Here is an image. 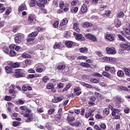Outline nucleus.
<instances>
[{
    "mask_svg": "<svg viewBox=\"0 0 130 130\" xmlns=\"http://www.w3.org/2000/svg\"><path fill=\"white\" fill-rule=\"evenodd\" d=\"M8 65L10 66H6L5 70L7 74H12L13 73V69H16V68H20L21 63L19 62H13L9 61L8 62Z\"/></svg>",
    "mask_w": 130,
    "mask_h": 130,
    "instance_id": "f257e3e1",
    "label": "nucleus"
},
{
    "mask_svg": "<svg viewBox=\"0 0 130 130\" xmlns=\"http://www.w3.org/2000/svg\"><path fill=\"white\" fill-rule=\"evenodd\" d=\"M36 18V15L34 14H30L27 18V25H34L35 24H36V22H38Z\"/></svg>",
    "mask_w": 130,
    "mask_h": 130,
    "instance_id": "f03ea898",
    "label": "nucleus"
},
{
    "mask_svg": "<svg viewBox=\"0 0 130 130\" xmlns=\"http://www.w3.org/2000/svg\"><path fill=\"white\" fill-rule=\"evenodd\" d=\"M14 77L17 78H24L25 73H24L22 70L20 69H17L15 70V72L14 74Z\"/></svg>",
    "mask_w": 130,
    "mask_h": 130,
    "instance_id": "7ed1b4c3",
    "label": "nucleus"
},
{
    "mask_svg": "<svg viewBox=\"0 0 130 130\" xmlns=\"http://www.w3.org/2000/svg\"><path fill=\"white\" fill-rule=\"evenodd\" d=\"M120 47L124 50H130V43L128 42L120 45Z\"/></svg>",
    "mask_w": 130,
    "mask_h": 130,
    "instance_id": "20e7f679",
    "label": "nucleus"
},
{
    "mask_svg": "<svg viewBox=\"0 0 130 130\" xmlns=\"http://www.w3.org/2000/svg\"><path fill=\"white\" fill-rule=\"evenodd\" d=\"M106 50L108 54H115L116 53V50L114 47H107Z\"/></svg>",
    "mask_w": 130,
    "mask_h": 130,
    "instance_id": "39448f33",
    "label": "nucleus"
},
{
    "mask_svg": "<svg viewBox=\"0 0 130 130\" xmlns=\"http://www.w3.org/2000/svg\"><path fill=\"white\" fill-rule=\"evenodd\" d=\"M63 47H64V46L62 43L55 42L53 47V49H62Z\"/></svg>",
    "mask_w": 130,
    "mask_h": 130,
    "instance_id": "423d86ee",
    "label": "nucleus"
},
{
    "mask_svg": "<svg viewBox=\"0 0 130 130\" xmlns=\"http://www.w3.org/2000/svg\"><path fill=\"white\" fill-rule=\"evenodd\" d=\"M106 72H110L113 75L115 74V68L114 67H110V66H106L105 67Z\"/></svg>",
    "mask_w": 130,
    "mask_h": 130,
    "instance_id": "0eeeda50",
    "label": "nucleus"
},
{
    "mask_svg": "<svg viewBox=\"0 0 130 130\" xmlns=\"http://www.w3.org/2000/svg\"><path fill=\"white\" fill-rule=\"evenodd\" d=\"M43 67H44L43 64L39 63L37 64L36 67V71L37 73H42V72H43Z\"/></svg>",
    "mask_w": 130,
    "mask_h": 130,
    "instance_id": "6e6552de",
    "label": "nucleus"
},
{
    "mask_svg": "<svg viewBox=\"0 0 130 130\" xmlns=\"http://www.w3.org/2000/svg\"><path fill=\"white\" fill-rule=\"evenodd\" d=\"M81 14H86L88 13V6L85 4H83L80 9Z\"/></svg>",
    "mask_w": 130,
    "mask_h": 130,
    "instance_id": "1a4fd4ad",
    "label": "nucleus"
},
{
    "mask_svg": "<svg viewBox=\"0 0 130 130\" xmlns=\"http://www.w3.org/2000/svg\"><path fill=\"white\" fill-rule=\"evenodd\" d=\"M18 12H23V11H27V6H26V4L23 3L21 4L18 9Z\"/></svg>",
    "mask_w": 130,
    "mask_h": 130,
    "instance_id": "9d476101",
    "label": "nucleus"
},
{
    "mask_svg": "<svg viewBox=\"0 0 130 130\" xmlns=\"http://www.w3.org/2000/svg\"><path fill=\"white\" fill-rule=\"evenodd\" d=\"M96 101V96H91L89 98V101L88 102L89 105H90V106H94L95 105V101Z\"/></svg>",
    "mask_w": 130,
    "mask_h": 130,
    "instance_id": "9b49d317",
    "label": "nucleus"
},
{
    "mask_svg": "<svg viewBox=\"0 0 130 130\" xmlns=\"http://www.w3.org/2000/svg\"><path fill=\"white\" fill-rule=\"evenodd\" d=\"M63 99H64V98L62 95H61L53 99L52 100V102H53V103H57L58 102H60L61 101H62Z\"/></svg>",
    "mask_w": 130,
    "mask_h": 130,
    "instance_id": "f8f14e48",
    "label": "nucleus"
},
{
    "mask_svg": "<svg viewBox=\"0 0 130 130\" xmlns=\"http://www.w3.org/2000/svg\"><path fill=\"white\" fill-rule=\"evenodd\" d=\"M81 89L79 86H77L74 89V93H76V96H80L81 94H82V92L81 91Z\"/></svg>",
    "mask_w": 130,
    "mask_h": 130,
    "instance_id": "ddd939ff",
    "label": "nucleus"
},
{
    "mask_svg": "<svg viewBox=\"0 0 130 130\" xmlns=\"http://www.w3.org/2000/svg\"><path fill=\"white\" fill-rule=\"evenodd\" d=\"M15 41L16 43H21L22 41V37L20 34H17L15 37Z\"/></svg>",
    "mask_w": 130,
    "mask_h": 130,
    "instance_id": "4468645a",
    "label": "nucleus"
},
{
    "mask_svg": "<svg viewBox=\"0 0 130 130\" xmlns=\"http://www.w3.org/2000/svg\"><path fill=\"white\" fill-rule=\"evenodd\" d=\"M94 111H95V110L90 109L89 110L88 112L85 113V115L86 118H88V117H90L91 116H94V114H93V112H94Z\"/></svg>",
    "mask_w": 130,
    "mask_h": 130,
    "instance_id": "2eb2a0df",
    "label": "nucleus"
},
{
    "mask_svg": "<svg viewBox=\"0 0 130 130\" xmlns=\"http://www.w3.org/2000/svg\"><path fill=\"white\" fill-rule=\"evenodd\" d=\"M73 35V31L72 30L66 31L64 34V37L65 38H70Z\"/></svg>",
    "mask_w": 130,
    "mask_h": 130,
    "instance_id": "dca6fc26",
    "label": "nucleus"
},
{
    "mask_svg": "<svg viewBox=\"0 0 130 130\" xmlns=\"http://www.w3.org/2000/svg\"><path fill=\"white\" fill-rule=\"evenodd\" d=\"M109 108H113L112 106L109 105V108H105L103 110V114H105V115H109V113H110V110Z\"/></svg>",
    "mask_w": 130,
    "mask_h": 130,
    "instance_id": "f3484780",
    "label": "nucleus"
},
{
    "mask_svg": "<svg viewBox=\"0 0 130 130\" xmlns=\"http://www.w3.org/2000/svg\"><path fill=\"white\" fill-rule=\"evenodd\" d=\"M93 26V24L91 22H85L82 24L83 28H91Z\"/></svg>",
    "mask_w": 130,
    "mask_h": 130,
    "instance_id": "a211bd4d",
    "label": "nucleus"
},
{
    "mask_svg": "<svg viewBox=\"0 0 130 130\" xmlns=\"http://www.w3.org/2000/svg\"><path fill=\"white\" fill-rule=\"evenodd\" d=\"M72 126H76V127H81L82 126V123L80 121H77L75 123H71Z\"/></svg>",
    "mask_w": 130,
    "mask_h": 130,
    "instance_id": "6ab92c4d",
    "label": "nucleus"
},
{
    "mask_svg": "<svg viewBox=\"0 0 130 130\" xmlns=\"http://www.w3.org/2000/svg\"><path fill=\"white\" fill-rule=\"evenodd\" d=\"M73 29L75 31H76V32H81V29L79 27V24L77 23H74L73 24Z\"/></svg>",
    "mask_w": 130,
    "mask_h": 130,
    "instance_id": "aec40b11",
    "label": "nucleus"
},
{
    "mask_svg": "<svg viewBox=\"0 0 130 130\" xmlns=\"http://www.w3.org/2000/svg\"><path fill=\"white\" fill-rule=\"evenodd\" d=\"M106 38L108 41H113L114 40V37L112 34H107Z\"/></svg>",
    "mask_w": 130,
    "mask_h": 130,
    "instance_id": "412c9836",
    "label": "nucleus"
},
{
    "mask_svg": "<svg viewBox=\"0 0 130 130\" xmlns=\"http://www.w3.org/2000/svg\"><path fill=\"white\" fill-rule=\"evenodd\" d=\"M37 35H38V32H36L35 31H33L31 33H30L28 36L29 38H35V37H36L37 36Z\"/></svg>",
    "mask_w": 130,
    "mask_h": 130,
    "instance_id": "4be33fe9",
    "label": "nucleus"
},
{
    "mask_svg": "<svg viewBox=\"0 0 130 130\" xmlns=\"http://www.w3.org/2000/svg\"><path fill=\"white\" fill-rule=\"evenodd\" d=\"M37 35H38V32H36L35 31H33L31 33H30L28 36L29 38H35V37H36L37 36Z\"/></svg>",
    "mask_w": 130,
    "mask_h": 130,
    "instance_id": "5701e85b",
    "label": "nucleus"
},
{
    "mask_svg": "<svg viewBox=\"0 0 130 130\" xmlns=\"http://www.w3.org/2000/svg\"><path fill=\"white\" fill-rule=\"evenodd\" d=\"M79 52H81V53H88V48L81 47L79 48Z\"/></svg>",
    "mask_w": 130,
    "mask_h": 130,
    "instance_id": "b1692460",
    "label": "nucleus"
},
{
    "mask_svg": "<svg viewBox=\"0 0 130 130\" xmlns=\"http://www.w3.org/2000/svg\"><path fill=\"white\" fill-rule=\"evenodd\" d=\"M68 19L67 18H63L62 20L60 23L59 24V26L61 27H62V26H64V25H67L68 24Z\"/></svg>",
    "mask_w": 130,
    "mask_h": 130,
    "instance_id": "393cba45",
    "label": "nucleus"
},
{
    "mask_svg": "<svg viewBox=\"0 0 130 130\" xmlns=\"http://www.w3.org/2000/svg\"><path fill=\"white\" fill-rule=\"evenodd\" d=\"M75 118L73 116L71 117L69 116H68L67 118V120L69 122L70 124L71 125V123H74L73 121H75Z\"/></svg>",
    "mask_w": 130,
    "mask_h": 130,
    "instance_id": "a878e982",
    "label": "nucleus"
},
{
    "mask_svg": "<svg viewBox=\"0 0 130 130\" xmlns=\"http://www.w3.org/2000/svg\"><path fill=\"white\" fill-rule=\"evenodd\" d=\"M114 24L116 28H118V27H120V26H121V22L119 21L118 19H115Z\"/></svg>",
    "mask_w": 130,
    "mask_h": 130,
    "instance_id": "bb28decb",
    "label": "nucleus"
},
{
    "mask_svg": "<svg viewBox=\"0 0 130 130\" xmlns=\"http://www.w3.org/2000/svg\"><path fill=\"white\" fill-rule=\"evenodd\" d=\"M94 95L96 96V98H99L100 99H101L102 100L104 99V96L103 95H102L101 93L98 92H94Z\"/></svg>",
    "mask_w": 130,
    "mask_h": 130,
    "instance_id": "cd10ccee",
    "label": "nucleus"
},
{
    "mask_svg": "<svg viewBox=\"0 0 130 130\" xmlns=\"http://www.w3.org/2000/svg\"><path fill=\"white\" fill-rule=\"evenodd\" d=\"M102 75L108 79H111V75L107 72V71H104L102 73Z\"/></svg>",
    "mask_w": 130,
    "mask_h": 130,
    "instance_id": "c85d7f7f",
    "label": "nucleus"
},
{
    "mask_svg": "<svg viewBox=\"0 0 130 130\" xmlns=\"http://www.w3.org/2000/svg\"><path fill=\"white\" fill-rule=\"evenodd\" d=\"M21 57H23V58H31L32 56L27 53H23L21 55Z\"/></svg>",
    "mask_w": 130,
    "mask_h": 130,
    "instance_id": "c756f323",
    "label": "nucleus"
},
{
    "mask_svg": "<svg viewBox=\"0 0 130 130\" xmlns=\"http://www.w3.org/2000/svg\"><path fill=\"white\" fill-rule=\"evenodd\" d=\"M73 86V84L71 83H68V84L66 85V86L62 90V92H66L69 90Z\"/></svg>",
    "mask_w": 130,
    "mask_h": 130,
    "instance_id": "7c9ffc66",
    "label": "nucleus"
},
{
    "mask_svg": "<svg viewBox=\"0 0 130 130\" xmlns=\"http://www.w3.org/2000/svg\"><path fill=\"white\" fill-rule=\"evenodd\" d=\"M125 32V37H127V36H130V29L129 28H126L124 29Z\"/></svg>",
    "mask_w": 130,
    "mask_h": 130,
    "instance_id": "2f4dec72",
    "label": "nucleus"
},
{
    "mask_svg": "<svg viewBox=\"0 0 130 130\" xmlns=\"http://www.w3.org/2000/svg\"><path fill=\"white\" fill-rule=\"evenodd\" d=\"M70 11L73 14H77L79 11V8L78 7H72Z\"/></svg>",
    "mask_w": 130,
    "mask_h": 130,
    "instance_id": "473e14b6",
    "label": "nucleus"
},
{
    "mask_svg": "<svg viewBox=\"0 0 130 130\" xmlns=\"http://www.w3.org/2000/svg\"><path fill=\"white\" fill-rule=\"evenodd\" d=\"M65 44L67 47H72L73 46V45L74 44V42L71 41H66L65 42Z\"/></svg>",
    "mask_w": 130,
    "mask_h": 130,
    "instance_id": "72a5a7b5",
    "label": "nucleus"
},
{
    "mask_svg": "<svg viewBox=\"0 0 130 130\" xmlns=\"http://www.w3.org/2000/svg\"><path fill=\"white\" fill-rule=\"evenodd\" d=\"M28 78H29V79H33V78H38L41 77V75L40 74H29L28 76Z\"/></svg>",
    "mask_w": 130,
    "mask_h": 130,
    "instance_id": "f704fd0d",
    "label": "nucleus"
},
{
    "mask_svg": "<svg viewBox=\"0 0 130 130\" xmlns=\"http://www.w3.org/2000/svg\"><path fill=\"white\" fill-rule=\"evenodd\" d=\"M59 24V21H58V20L54 21V23L52 24L53 28H58Z\"/></svg>",
    "mask_w": 130,
    "mask_h": 130,
    "instance_id": "c9c22d12",
    "label": "nucleus"
},
{
    "mask_svg": "<svg viewBox=\"0 0 130 130\" xmlns=\"http://www.w3.org/2000/svg\"><path fill=\"white\" fill-rule=\"evenodd\" d=\"M80 65L81 67H83L84 68H90L91 66H90V64H89L88 63H86V62H81L80 63Z\"/></svg>",
    "mask_w": 130,
    "mask_h": 130,
    "instance_id": "e433bc0d",
    "label": "nucleus"
},
{
    "mask_svg": "<svg viewBox=\"0 0 130 130\" xmlns=\"http://www.w3.org/2000/svg\"><path fill=\"white\" fill-rule=\"evenodd\" d=\"M76 39L77 40H79L80 41H83L85 40V37L83 36V35L79 34V35H78L77 38Z\"/></svg>",
    "mask_w": 130,
    "mask_h": 130,
    "instance_id": "4c0bfd02",
    "label": "nucleus"
},
{
    "mask_svg": "<svg viewBox=\"0 0 130 130\" xmlns=\"http://www.w3.org/2000/svg\"><path fill=\"white\" fill-rule=\"evenodd\" d=\"M35 30L36 32H38V34L39 32L43 31V27H41L40 26H37L35 28Z\"/></svg>",
    "mask_w": 130,
    "mask_h": 130,
    "instance_id": "58836bf2",
    "label": "nucleus"
},
{
    "mask_svg": "<svg viewBox=\"0 0 130 130\" xmlns=\"http://www.w3.org/2000/svg\"><path fill=\"white\" fill-rule=\"evenodd\" d=\"M117 36L120 41H123V42H125V41H126V40H125V39L123 37V36H122V35L118 34L117 35Z\"/></svg>",
    "mask_w": 130,
    "mask_h": 130,
    "instance_id": "ea45409f",
    "label": "nucleus"
},
{
    "mask_svg": "<svg viewBox=\"0 0 130 130\" xmlns=\"http://www.w3.org/2000/svg\"><path fill=\"white\" fill-rule=\"evenodd\" d=\"M26 95L28 98H33L34 96H36V95H37V94L35 93H30V92H27L26 93Z\"/></svg>",
    "mask_w": 130,
    "mask_h": 130,
    "instance_id": "a19ab883",
    "label": "nucleus"
},
{
    "mask_svg": "<svg viewBox=\"0 0 130 130\" xmlns=\"http://www.w3.org/2000/svg\"><path fill=\"white\" fill-rule=\"evenodd\" d=\"M36 3H37L36 0H30L29 3L30 7H35L36 6Z\"/></svg>",
    "mask_w": 130,
    "mask_h": 130,
    "instance_id": "79ce46f5",
    "label": "nucleus"
},
{
    "mask_svg": "<svg viewBox=\"0 0 130 130\" xmlns=\"http://www.w3.org/2000/svg\"><path fill=\"white\" fill-rule=\"evenodd\" d=\"M57 69L59 71H63V70L66 69V65H59L58 66H57Z\"/></svg>",
    "mask_w": 130,
    "mask_h": 130,
    "instance_id": "37998d69",
    "label": "nucleus"
},
{
    "mask_svg": "<svg viewBox=\"0 0 130 130\" xmlns=\"http://www.w3.org/2000/svg\"><path fill=\"white\" fill-rule=\"evenodd\" d=\"M117 74L118 77H120V78H121L122 77H123V76H124V73H123V71H122L121 70L118 71Z\"/></svg>",
    "mask_w": 130,
    "mask_h": 130,
    "instance_id": "c03bdc74",
    "label": "nucleus"
},
{
    "mask_svg": "<svg viewBox=\"0 0 130 130\" xmlns=\"http://www.w3.org/2000/svg\"><path fill=\"white\" fill-rule=\"evenodd\" d=\"M118 88L120 90H122V91H128L127 87L123 85H120L118 87Z\"/></svg>",
    "mask_w": 130,
    "mask_h": 130,
    "instance_id": "a18cd8bd",
    "label": "nucleus"
},
{
    "mask_svg": "<svg viewBox=\"0 0 130 130\" xmlns=\"http://www.w3.org/2000/svg\"><path fill=\"white\" fill-rule=\"evenodd\" d=\"M117 17L119 18H123V17H124V13H123L122 11H120L118 13Z\"/></svg>",
    "mask_w": 130,
    "mask_h": 130,
    "instance_id": "49530a36",
    "label": "nucleus"
},
{
    "mask_svg": "<svg viewBox=\"0 0 130 130\" xmlns=\"http://www.w3.org/2000/svg\"><path fill=\"white\" fill-rule=\"evenodd\" d=\"M61 119V115L58 114L55 117V121H58L59 122Z\"/></svg>",
    "mask_w": 130,
    "mask_h": 130,
    "instance_id": "de8ad7c7",
    "label": "nucleus"
},
{
    "mask_svg": "<svg viewBox=\"0 0 130 130\" xmlns=\"http://www.w3.org/2000/svg\"><path fill=\"white\" fill-rule=\"evenodd\" d=\"M6 10V8L4 7V4H0V13H4Z\"/></svg>",
    "mask_w": 130,
    "mask_h": 130,
    "instance_id": "09e8293b",
    "label": "nucleus"
},
{
    "mask_svg": "<svg viewBox=\"0 0 130 130\" xmlns=\"http://www.w3.org/2000/svg\"><path fill=\"white\" fill-rule=\"evenodd\" d=\"M54 111H55V109H50L49 110H48V113L49 115H51V114H53V113H54Z\"/></svg>",
    "mask_w": 130,
    "mask_h": 130,
    "instance_id": "8fccbe9b",
    "label": "nucleus"
},
{
    "mask_svg": "<svg viewBox=\"0 0 130 130\" xmlns=\"http://www.w3.org/2000/svg\"><path fill=\"white\" fill-rule=\"evenodd\" d=\"M59 7L61 10H63V7H64V2H63L62 1H61L59 4Z\"/></svg>",
    "mask_w": 130,
    "mask_h": 130,
    "instance_id": "3c124183",
    "label": "nucleus"
},
{
    "mask_svg": "<svg viewBox=\"0 0 130 130\" xmlns=\"http://www.w3.org/2000/svg\"><path fill=\"white\" fill-rule=\"evenodd\" d=\"M3 51L6 53V54H9V48L7 46H4L3 48Z\"/></svg>",
    "mask_w": 130,
    "mask_h": 130,
    "instance_id": "603ef678",
    "label": "nucleus"
},
{
    "mask_svg": "<svg viewBox=\"0 0 130 130\" xmlns=\"http://www.w3.org/2000/svg\"><path fill=\"white\" fill-rule=\"evenodd\" d=\"M89 40H91L93 42H97V38H96V36L92 35Z\"/></svg>",
    "mask_w": 130,
    "mask_h": 130,
    "instance_id": "864d4df0",
    "label": "nucleus"
},
{
    "mask_svg": "<svg viewBox=\"0 0 130 130\" xmlns=\"http://www.w3.org/2000/svg\"><path fill=\"white\" fill-rule=\"evenodd\" d=\"M90 82L93 83L94 84H98L99 83V80L96 78H92L90 79Z\"/></svg>",
    "mask_w": 130,
    "mask_h": 130,
    "instance_id": "5fc2aeb1",
    "label": "nucleus"
},
{
    "mask_svg": "<svg viewBox=\"0 0 130 130\" xmlns=\"http://www.w3.org/2000/svg\"><path fill=\"white\" fill-rule=\"evenodd\" d=\"M100 127L101 128V129L105 130L106 129V124L104 123H101L100 125Z\"/></svg>",
    "mask_w": 130,
    "mask_h": 130,
    "instance_id": "6e6d98bb",
    "label": "nucleus"
},
{
    "mask_svg": "<svg viewBox=\"0 0 130 130\" xmlns=\"http://www.w3.org/2000/svg\"><path fill=\"white\" fill-rule=\"evenodd\" d=\"M64 7L66 8H63V11L65 13H67V12H68V11H69V10H70V8H69V4H65Z\"/></svg>",
    "mask_w": 130,
    "mask_h": 130,
    "instance_id": "4d7b16f0",
    "label": "nucleus"
},
{
    "mask_svg": "<svg viewBox=\"0 0 130 130\" xmlns=\"http://www.w3.org/2000/svg\"><path fill=\"white\" fill-rule=\"evenodd\" d=\"M35 40V38H29L26 39V42L27 43H30L31 42H33Z\"/></svg>",
    "mask_w": 130,
    "mask_h": 130,
    "instance_id": "13d9d810",
    "label": "nucleus"
},
{
    "mask_svg": "<svg viewBox=\"0 0 130 130\" xmlns=\"http://www.w3.org/2000/svg\"><path fill=\"white\" fill-rule=\"evenodd\" d=\"M125 74L130 77V70L127 68L124 69Z\"/></svg>",
    "mask_w": 130,
    "mask_h": 130,
    "instance_id": "bf43d9fd",
    "label": "nucleus"
},
{
    "mask_svg": "<svg viewBox=\"0 0 130 130\" xmlns=\"http://www.w3.org/2000/svg\"><path fill=\"white\" fill-rule=\"evenodd\" d=\"M9 55L10 56H15L16 55V52L13 50H11Z\"/></svg>",
    "mask_w": 130,
    "mask_h": 130,
    "instance_id": "052dcab7",
    "label": "nucleus"
},
{
    "mask_svg": "<svg viewBox=\"0 0 130 130\" xmlns=\"http://www.w3.org/2000/svg\"><path fill=\"white\" fill-rule=\"evenodd\" d=\"M54 87V85H53V83H49L47 85V88L49 89V90H51L53 87Z\"/></svg>",
    "mask_w": 130,
    "mask_h": 130,
    "instance_id": "680f3d73",
    "label": "nucleus"
},
{
    "mask_svg": "<svg viewBox=\"0 0 130 130\" xmlns=\"http://www.w3.org/2000/svg\"><path fill=\"white\" fill-rule=\"evenodd\" d=\"M9 93L10 94H12L13 96H14V97H16V95H15V94H16V91H15V90L14 89H10L9 90Z\"/></svg>",
    "mask_w": 130,
    "mask_h": 130,
    "instance_id": "e2e57ef3",
    "label": "nucleus"
},
{
    "mask_svg": "<svg viewBox=\"0 0 130 130\" xmlns=\"http://www.w3.org/2000/svg\"><path fill=\"white\" fill-rule=\"evenodd\" d=\"M37 5L38 6V7H39V8H41V9H43V8H45V5L40 2L37 3Z\"/></svg>",
    "mask_w": 130,
    "mask_h": 130,
    "instance_id": "0e129e2a",
    "label": "nucleus"
},
{
    "mask_svg": "<svg viewBox=\"0 0 130 130\" xmlns=\"http://www.w3.org/2000/svg\"><path fill=\"white\" fill-rule=\"evenodd\" d=\"M48 80H49L48 76H45L42 79V81L44 83H47Z\"/></svg>",
    "mask_w": 130,
    "mask_h": 130,
    "instance_id": "69168bd1",
    "label": "nucleus"
},
{
    "mask_svg": "<svg viewBox=\"0 0 130 130\" xmlns=\"http://www.w3.org/2000/svg\"><path fill=\"white\" fill-rule=\"evenodd\" d=\"M4 100L5 101H11L12 100V97L9 95H6Z\"/></svg>",
    "mask_w": 130,
    "mask_h": 130,
    "instance_id": "338daca9",
    "label": "nucleus"
},
{
    "mask_svg": "<svg viewBox=\"0 0 130 130\" xmlns=\"http://www.w3.org/2000/svg\"><path fill=\"white\" fill-rule=\"evenodd\" d=\"M93 128L95 130H102V129H101V128L97 124L94 125Z\"/></svg>",
    "mask_w": 130,
    "mask_h": 130,
    "instance_id": "774afa93",
    "label": "nucleus"
}]
</instances>
